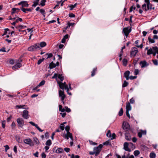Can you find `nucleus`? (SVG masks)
Here are the masks:
<instances>
[{"label": "nucleus", "instance_id": "47", "mask_svg": "<svg viewBox=\"0 0 158 158\" xmlns=\"http://www.w3.org/2000/svg\"><path fill=\"white\" fill-rule=\"evenodd\" d=\"M77 3H75L74 5H71L69 7H70V10H72L77 5Z\"/></svg>", "mask_w": 158, "mask_h": 158}, {"label": "nucleus", "instance_id": "52", "mask_svg": "<svg viewBox=\"0 0 158 158\" xmlns=\"http://www.w3.org/2000/svg\"><path fill=\"white\" fill-rule=\"evenodd\" d=\"M2 127L3 128H5L6 127L5 121L4 120L2 122Z\"/></svg>", "mask_w": 158, "mask_h": 158}, {"label": "nucleus", "instance_id": "50", "mask_svg": "<svg viewBox=\"0 0 158 158\" xmlns=\"http://www.w3.org/2000/svg\"><path fill=\"white\" fill-rule=\"evenodd\" d=\"M46 55H48V56L47 57V59L51 58L53 56V54L51 53H47L46 54Z\"/></svg>", "mask_w": 158, "mask_h": 158}, {"label": "nucleus", "instance_id": "30", "mask_svg": "<svg viewBox=\"0 0 158 158\" xmlns=\"http://www.w3.org/2000/svg\"><path fill=\"white\" fill-rule=\"evenodd\" d=\"M15 139L18 143H21L22 142V140L20 139V138L19 136H16Z\"/></svg>", "mask_w": 158, "mask_h": 158}, {"label": "nucleus", "instance_id": "6", "mask_svg": "<svg viewBox=\"0 0 158 158\" xmlns=\"http://www.w3.org/2000/svg\"><path fill=\"white\" fill-rule=\"evenodd\" d=\"M144 2L147 4L148 10H149L152 9L153 10L155 9V7H153V5L152 3H150V0H144Z\"/></svg>", "mask_w": 158, "mask_h": 158}, {"label": "nucleus", "instance_id": "61", "mask_svg": "<svg viewBox=\"0 0 158 158\" xmlns=\"http://www.w3.org/2000/svg\"><path fill=\"white\" fill-rule=\"evenodd\" d=\"M134 102L135 100H134L133 98H131L130 100V103H131V104H133L134 103Z\"/></svg>", "mask_w": 158, "mask_h": 158}, {"label": "nucleus", "instance_id": "62", "mask_svg": "<svg viewBox=\"0 0 158 158\" xmlns=\"http://www.w3.org/2000/svg\"><path fill=\"white\" fill-rule=\"evenodd\" d=\"M64 150L66 152H69L70 149L69 148H64Z\"/></svg>", "mask_w": 158, "mask_h": 158}, {"label": "nucleus", "instance_id": "48", "mask_svg": "<svg viewBox=\"0 0 158 158\" xmlns=\"http://www.w3.org/2000/svg\"><path fill=\"white\" fill-rule=\"evenodd\" d=\"M152 62L154 65H158V61L157 60H152Z\"/></svg>", "mask_w": 158, "mask_h": 158}, {"label": "nucleus", "instance_id": "45", "mask_svg": "<svg viewBox=\"0 0 158 158\" xmlns=\"http://www.w3.org/2000/svg\"><path fill=\"white\" fill-rule=\"evenodd\" d=\"M45 60V58H43L41 59H40L38 60L37 62V64L38 65L40 64L43 61Z\"/></svg>", "mask_w": 158, "mask_h": 158}, {"label": "nucleus", "instance_id": "27", "mask_svg": "<svg viewBox=\"0 0 158 158\" xmlns=\"http://www.w3.org/2000/svg\"><path fill=\"white\" fill-rule=\"evenodd\" d=\"M46 45V42H42L40 43L39 44V45L40 47V48L41 47L43 48Z\"/></svg>", "mask_w": 158, "mask_h": 158}, {"label": "nucleus", "instance_id": "58", "mask_svg": "<svg viewBox=\"0 0 158 158\" xmlns=\"http://www.w3.org/2000/svg\"><path fill=\"white\" fill-rule=\"evenodd\" d=\"M137 77L136 76H131L129 77V79L131 80H134L137 78Z\"/></svg>", "mask_w": 158, "mask_h": 158}, {"label": "nucleus", "instance_id": "10", "mask_svg": "<svg viewBox=\"0 0 158 158\" xmlns=\"http://www.w3.org/2000/svg\"><path fill=\"white\" fill-rule=\"evenodd\" d=\"M131 31V26L129 28V27H125L123 28L122 32L124 34H129Z\"/></svg>", "mask_w": 158, "mask_h": 158}, {"label": "nucleus", "instance_id": "37", "mask_svg": "<svg viewBox=\"0 0 158 158\" xmlns=\"http://www.w3.org/2000/svg\"><path fill=\"white\" fill-rule=\"evenodd\" d=\"M25 105H17L15 107L16 108L20 109V108H23L24 109H26V108L24 107V106H25Z\"/></svg>", "mask_w": 158, "mask_h": 158}, {"label": "nucleus", "instance_id": "21", "mask_svg": "<svg viewBox=\"0 0 158 158\" xmlns=\"http://www.w3.org/2000/svg\"><path fill=\"white\" fill-rule=\"evenodd\" d=\"M126 108V111H129L131 110V107L129 102H127Z\"/></svg>", "mask_w": 158, "mask_h": 158}, {"label": "nucleus", "instance_id": "28", "mask_svg": "<svg viewBox=\"0 0 158 158\" xmlns=\"http://www.w3.org/2000/svg\"><path fill=\"white\" fill-rule=\"evenodd\" d=\"M147 4H144L142 6L143 9L145 12H146L148 10H148V8H147Z\"/></svg>", "mask_w": 158, "mask_h": 158}, {"label": "nucleus", "instance_id": "36", "mask_svg": "<svg viewBox=\"0 0 158 158\" xmlns=\"http://www.w3.org/2000/svg\"><path fill=\"white\" fill-rule=\"evenodd\" d=\"M45 144L48 146H50L52 144V141L50 139L48 140L46 142Z\"/></svg>", "mask_w": 158, "mask_h": 158}, {"label": "nucleus", "instance_id": "44", "mask_svg": "<svg viewBox=\"0 0 158 158\" xmlns=\"http://www.w3.org/2000/svg\"><path fill=\"white\" fill-rule=\"evenodd\" d=\"M106 136L109 137H111V134L110 130H109L107 131V133H106Z\"/></svg>", "mask_w": 158, "mask_h": 158}, {"label": "nucleus", "instance_id": "14", "mask_svg": "<svg viewBox=\"0 0 158 158\" xmlns=\"http://www.w3.org/2000/svg\"><path fill=\"white\" fill-rule=\"evenodd\" d=\"M147 131L146 130H140L139 132L138 133V136L140 138L142 137V135H145L146 134Z\"/></svg>", "mask_w": 158, "mask_h": 158}, {"label": "nucleus", "instance_id": "60", "mask_svg": "<svg viewBox=\"0 0 158 158\" xmlns=\"http://www.w3.org/2000/svg\"><path fill=\"white\" fill-rule=\"evenodd\" d=\"M55 22H56V21L55 20H51V21H50L48 22L47 24H50L51 23H55Z\"/></svg>", "mask_w": 158, "mask_h": 158}, {"label": "nucleus", "instance_id": "5", "mask_svg": "<svg viewBox=\"0 0 158 158\" xmlns=\"http://www.w3.org/2000/svg\"><path fill=\"white\" fill-rule=\"evenodd\" d=\"M138 51V49L135 47H133L131 51V57H135Z\"/></svg>", "mask_w": 158, "mask_h": 158}, {"label": "nucleus", "instance_id": "25", "mask_svg": "<svg viewBox=\"0 0 158 158\" xmlns=\"http://www.w3.org/2000/svg\"><path fill=\"white\" fill-rule=\"evenodd\" d=\"M56 67V64L53 63V62H51L49 65V67L50 69H52Z\"/></svg>", "mask_w": 158, "mask_h": 158}, {"label": "nucleus", "instance_id": "41", "mask_svg": "<svg viewBox=\"0 0 158 158\" xmlns=\"http://www.w3.org/2000/svg\"><path fill=\"white\" fill-rule=\"evenodd\" d=\"M40 12L42 14V15H43L44 17H45V11L44 9H40Z\"/></svg>", "mask_w": 158, "mask_h": 158}, {"label": "nucleus", "instance_id": "4", "mask_svg": "<svg viewBox=\"0 0 158 158\" xmlns=\"http://www.w3.org/2000/svg\"><path fill=\"white\" fill-rule=\"evenodd\" d=\"M122 127L123 129L126 131H128L130 129V126L127 122H123V123Z\"/></svg>", "mask_w": 158, "mask_h": 158}, {"label": "nucleus", "instance_id": "31", "mask_svg": "<svg viewBox=\"0 0 158 158\" xmlns=\"http://www.w3.org/2000/svg\"><path fill=\"white\" fill-rule=\"evenodd\" d=\"M129 84L128 82L126 81H124L123 83V84L122 87L123 88L127 86Z\"/></svg>", "mask_w": 158, "mask_h": 158}, {"label": "nucleus", "instance_id": "59", "mask_svg": "<svg viewBox=\"0 0 158 158\" xmlns=\"http://www.w3.org/2000/svg\"><path fill=\"white\" fill-rule=\"evenodd\" d=\"M59 128L61 130L63 131L64 129V125H60L59 126Z\"/></svg>", "mask_w": 158, "mask_h": 158}, {"label": "nucleus", "instance_id": "40", "mask_svg": "<svg viewBox=\"0 0 158 158\" xmlns=\"http://www.w3.org/2000/svg\"><path fill=\"white\" fill-rule=\"evenodd\" d=\"M153 53V51L152 49V48H150L148 50V52H147V54L148 55H150V54H152Z\"/></svg>", "mask_w": 158, "mask_h": 158}, {"label": "nucleus", "instance_id": "18", "mask_svg": "<svg viewBox=\"0 0 158 158\" xmlns=\"http://www.w3.org/2000/svg\"><path fill=\"white\" fill-rule=\"evenodd\" d=\"M130 72L129 70L126 71L124 73V77H125L127 80L129 79V75Z\"/></svg>", "mask_w": 158, "mask_h": 158}, {"label": "nucleus", "instance_id": "7", "mask_svg": "<svg viewBox=\"0 0 158 158\" xmlns=\"http://www.w3.org/2000/svg\"><path fill=\"white\" fill-rule=\"evenodd\" d=\"M61 81H62L64 80V77L62 74L55 73L53 76L52 77V78L56 79L57 80V77Z\"/></svg>", "mask_w": 158, "mask_h": 158}, {"label": "nucleus", "instance_id": "55", "mask_svg": "<svg viewBox=\"0 0 158 158\" xmlns=\"http://www.w3.org/2000/svg\"><path fill=\"white\" fill-rule=\"evenodd\" d=\"M11 126L12 129H14V128L15 127L16 124L14 122H13L12 123Z\"/></svg>", "mask_w": 158, "mask_h": 158}, {"label": "nucleus", "instance_id": "49", "mask_svg": "<svg viewBox=\"0 0 158 158\" xmlns=\"http://www.w3.org/2000/svg\"><path fill=\"white\" fill-rule=\"evenodd\" d=\"M45 83V81L44 80H43L38 85V86L39 87L42 86L43 85H44Z\"/></svg>", "mask_w": 158, "mask_h": 158}, {"label": "nucleus", "instance_id": "51", "mask_svg": "<svg viewBox=\"0 0 158 158\" xmlns=\"http://www.w3.org/2000/svg\"><path fill=\"white\" fill-rule=\"evenodd\" d=\"M70 127L69 126H67L65 127V130L67 132H69Z\"/></svg>", "mask_w": 158, "mask_h": 158}, {"label": "nucleus", "instance_id": "32", "mask_svg": "<svg viewBox=\"0 0 158 158\" xmlns=\"http://www.w3.org/2000/svg\"><path fill=\"white\" fill-rule=\"evenodd\" d=\"M103 144L104 145H111V144L110 143V141L109 140H107L105 142H104L103 143Z\"/></svg>", "mask_w": 158, "mask_h": 158}, {"label": "nucleus", "instance_id": "38", "mask_svg": "<svg viewBox=\"0 0 158 158\" xmlns=\"http://www.w3.org/2000/svg\"><path fill=\"white\" fill-rule=\"evenodd\" d=\"M10 31V29L9 28H5L4 29V31L3 34L2 35V36H4L6 35L7 33V31Z\"/></svg>", "mask_w": 158, "mask_h": 158}, {"label": "nucleus", "instance_id": "17", "mask_svg": "<svg viewBox=\"0 0 158 158\" xmlns=\"http://www.w3.org/2000/svg\"><path fill=\"white\" fill-rule=\"evenodd\" d=\"M128 143L127 142H125L124 143V149L126 151L130 152L131 151V149L128 148Z\"/></svg>", "mask_w": 158, "mask_h": 158}, {"label": "nucleus", "instance_id": "39", "mask_svg": "<svg viewBox=\"0 0 158 158\" xmlns=\"http://www.w3.org/2000/svg\"><path fill=\"white\" fill-rule=\"evenodd\" d=\"M123 110L122 108H121V109H120V111L118 113V115L119 116H122L123 114Z\"/></svg>", "mask_w": 158, "mask_h": 158}, {"label": "nucleus", "instance_id": "8", "mask_svg": "<svg viewBox=\"0 0 158 158\" xmlns=\"http://www.w3.org/2000/svg\"><path fill=\"white\" fill-rule=\"evenodd\" d=\"M18 124V126L22 128L24 125V120L22 118H19L16 120Z\"/></svg>", "mask_w": 158, "mask_h": 158}, {"label": "nucleus", "instance_id": "53", "mask_svg": "<svg viewBox=\"0 0 158 158\" xmlns=\"http://www.w3.org/2000/svg\"><path fill=\"white\" fill-rule=\"evenodd\" d=\"M65 111L66 112H71V109L70 108H68V107L65 106Z\"/></svg>", "mask_w": 158, "mask_h": 158}, {"label": "nucleus", "instance_id": "43", "mask_svg": "<svg viewBox=\"0 0 158 158\" xmlns=\"http://www.w3.org/2000/svg\"><path fill=\"white\" fill-rule=\"evenodd\" d=\"M140 153V152L139 150H135L134 152V154L135 156H138Z\"/></svg>", "mask_w": 158, "mask_h": 158}, {"label": "nucleus", "instance_id": "29", "mask_svg": "<svg viewBox=\"0 0 158 158\" xmlns=\"http://www.w3.org/2000/svg\"><path fill=\"white\" fill-rule=\"evenodd\" d=\"M148 40L149 41V43H153L155 42L154 39H151L150 36H149L148 38Z\"/></svg>", "mask_w": 158, "mask_h": 158}, {"label": "nucleus", "instance_id": "3", "mask_svg": "<svg viewBox=\"0 0 158 158\" xmlns=\"http://www.w3.org/2000/svg\"><path fill=\"white\" fill-rule=\"evenodd\" d=\"M103 147V145L102 144H99L98 147H95L94 148V151L95 153V156H98L102 150V148Z\"/></svg>", "mask_w": 158, "mask_h": 158}, {"label": "nucleus", "instance_id": "63", "mask_svg": "<svg viewBox=\"0 0 158 158\" xmlns=\"http://www.w3.org/2000/svg\"><path fill=\"white\" fill-rule=\"evenodd\" d=\"M69 16L70 17H74L75 15L73 13H70L69 14Z\"/></svg>", "mask_w": 158, "mask_h": 158}, {"label": "nucleus", "instance_id": "2", "mask_svg": "<svg viewBox=\"0 0 158 158\" xmlns=\"http://www.w3.org/2000/svg\"><path fill=\"white\" fill-rule=\"evenodd\" d=\"M40 49V47L39 45V44H35L34 45H31L28 48V50L29 51H36Z\"/></svg>", "mask_w": 158, "mask_h": 158}, {"label": "nucleus", "instance_id": "1", "mask_svg": "<svg viewBox=\"0 0 158 158\" xmlns=\"http://www.w3.org/2000/svg\"><path fill=\"white\" fill-rule=\"evenodd\" d=\"M57 82L59 85L60 88L63 89H65L67 90V93L70 95H71V93L69 92V89L68 88V85L66 84L65 82L62 83L59 81H57Z\"/></svg>", "mask_w": 158, "mask_h": 158}, {"label": "nucleus", "instance_id": "20", "mask_svg": "<svg viewBox=\"0 0 158 158\" xmlns=\"http://www.w3.org/2000/svg\"><path fill=\"white\" fill-rule=\"evenodd\" d=\"M22 66V64L21 63H18L16 64L15 65H14L12 67V69H18L19 68H20Z\"/></svg>", "mask_w": 158, "mask_h": 158}, {"label": "nucleus", "instance_id": "34", "mask_svg": "<svg viewBox=\"0 0 158 158\" xmlns=\"http://www.w3.org/2000/svg\"><path fill=\"white\" fill-rule=\"evenodd\" d=\"M34 141L35 144L36 145H38L40 143L38 139L36 137L34 138Z\"/></svg>", "mask_w": 158, "mask_h": 158}, {"label": "nucleus", "instance_id": "54", "mask_svg": "<svg viewBox=\"0 0 158 158\" xmlns=\"http://www.w3.org/2000/svg\"><path fill=\"white\" fill-rule=\"evenodd\" d=\"M89 143L90 144L92 145H97V143L95 142H93L92 141L89 140Z\"/></svg>", "mask_w": 158, "mask_h": 158}, {"label": "nucleus", "instance_id": "33", "mask_svg": "<svg viewBox=\"0 0 158 158\" xmlns=\"http://www.w3.org/2000/svg\"><path fill=\"white\" fill-rule=\"evenodd\" d=\"M59 110L61 112H64L65 111V109L64 108H62V106L61 105H59Z\"/></svg>", "mask_w": 158, "mask_h": 158}, {"label": "nucleus", "instance_id": "24", "mask_svg": "<svg viewBox=\"0 0 158 158\" xmlns=\"http://www.w3.org/2000/svg\"><path fill=\"white\" fill-rule=\"evenodd\" d=\"M63 152V149L61 148H58L56 150L55 152L57 153H60Z\"/></svg>", "mask_w": 158, "mask_h": 158}, {"label": "nucleus", "instance_id": "11", "mask_svg": "<svg viewBox=\"0 0 158 158\" xmlns=\"http://www.w3.org/2000/svg\"><path fill=\"white\" fill-rule=\"evenodd\" d=\"M19 5H22V6L20 7L21 8H24V7H28L29 6V4L26 1H22L18 3Z\"/></svg>", "mask_w": 158, "mask_h": 158}, {"label": "nucleus", "instance_id": "12", "mask_svg": "<svg viewBox=\"0 0 158 158\" xmlns=\"http://www.w3.org/2000/svg\"><path fill=\"white\" fill-rule=\"evenodd\" d=\"M59 97L61 98V100L62 101H64L66 97V95L64 94V91H62L60 90H59Z\"/></svg>", "mask_w": 158, "mask_h": 158}, {"label": "nucleus", "instance_id": "9", "mask_svg": "<svg viewBox=\"0 0 158 158\" xmlns=\"http://www.w3.org/2000/svg\"><path fill=\"white\" fill-rule=\"evenodd\" d=\"M23 142L25 144H28L31 146H33L34 144L31 139H26L23 140Z\"/></svg>", "mask_w": 158, "mask_h": 158}, {"label": "nucleus", "instance_id": "42", "mask_svg": "<svg viewBox=\"0 0 158 158\" xmlns=\"http://www.w3.org/2000/svg\"><path fill=\"white\" fill-rule=\"evenodd\" d=\"M47 0H42L41 1V2L40 3L39 5H41L42 6H44L45 5V2H46Z\"/></svg>", "mask_w": 158, "mask_h": 158}, {"label": "nucleus", "instance_id": "64", "mask_svg": "<svg viewBox=\"0 0 158 158\" xmlns=\"http://www.w3.org/2000/svg\"><path fill=\"white\" fill-rule=\"evenodd\" d=\"M41 156L42 158H45L46 155L44 152H43L41 154Z\"/></svg>", "mask_w": 158, "mask_h": 158}, {"label": "nucleus", "instance_id": "23", "mask_svg": "<svg viewBox=\"0 0 158 158\" xmlns=\"http://www.w3.org/2000/svg\"><path fill=\"white\" fill-rule=\"evenodd\" d=\"M21 10L24 13H27V11H28L30 12H31L32 11V9L30 8H21Z\"/></svg>", "mask_w": 158, "mask_h": 158}, {"label": "nucleus", "instance_id": "15", "mask_svg": "<svg viewBox=\"0 0 158 158\" xmlns=\"http://www.w3.org/2000/svg\"><path fill=\"white\" fill-rule=\"evenodd\" d=\"M139 64L141 65V68H143L148 66L149 64H147V62L146 60H143L140 62Z\"/></svg>", "mask_w": 158, "mask_h": 158}, {"label": "nucleus", "instance_id": "35", "mask_svg": "<svg viewBox=\"0 0 158 158\" xmlns=\"http://www.w3.org/2000/svg\"><path fill=\"white\" fill-rule=\"evenodd\" d=\"M149 156L150 158H155L156 157V155L155 153L152 152L150 153Z\"/></svg>", "mask_w": 158, "mask_h": 158}, {"label": "nucleus", "instance_id": "19", "mask_svg": "<svg viewBox=\"0 0 158 158\" xmlns=\"http://www.w3.org/2000/svg\"><path fill=\"white\" fill-rule=\"evenodd\" d=\"M20 10V9L18 8H12V9L11 15H13L15 13H18Z\"/></svg>", "mask_w": 158, "mask_h": 158}, {"label": "nucleus", "instance_id": "56", "mask_svg": "<svg viewBox=\"0 0 158 158\" xmlns=\"http://www.w3.org/2000/svg\"><path fill=\"white\" fill-rule=\"evenodd\" d=\"M139 71L138 69H135L134 72V74L136 75L139 74Z\"/></svg>", "mask_w": 158, "mask_h": 158}, {"label": "nucleus", "instance_id": "22", "mask_svg": "<svg viewBox=\"0 0 158 158\" xmlns=\"http://www.w3.org/2000/svg\"><path fill=\"white\" fill-rule=\"evenodd\" d=\"M125 137L127 141H129L131 139L130 134L127 132L125 134Z\"/></svg>", "mask_w": 158, "mask_h": 158}, {"label": "nucleus", "instance_id": "26", "mask_svg": "<svg viewBox=\"0 0 158 158\" xmlns=\"http://www.w3.org/2000/svg\"><path fill=\"white\" fill-rule=\"evenodd\" d=\"M97 67H96L95 68H94L92 71L91 72V76L92 77H93L94 76L95 74V73L96 72H97Z\"/></svg>", "mask_w": 158, "mask_h": 158}, {"label": "nucleus", "instance_id": "13", "mask_svg": "<svg viewBox=\"0 0 158 158\" xmlns=\"http://www.w3.org/2000/svg\"><path fill=\"white\" fill-rule=\"evenodd\" d=\"M29 112L27 110L23 111L22 117L25 119H27L29 118Z\"/></svg>", "mask_w": 158, "mask_h": 158}, {"label": "nucleus", "instance_id": "16", "mask_svg": "<svg viewBox=\"0 0 158 158\" xmlns=\"http://www.w3.org/2000/svg\"><path fill=\"white\" fill-rule=\"evenodd\" d=\"M29 123L33 126H35V127L40 132H42L43 130H41L40 127L38 126L37 124H35L32 122H29Z\"/></svg>", "mask_w": 158, "mask_h": 158}, {"label": "nucleus", "instance_id": "57", "mask_svg": "<svg viewBox=\"0 0 158 158\" xmlns=\"http://www.w3.org/2000/svg\"><path fill=\"white\" fill-rule=\"evenodd\" d=\"M116 137V135L115 133H113L112 134V135H111V139L112 140L114 139H115Z\"/></svg>", "mask_w": 158, "mask_h": 158}, {"label": "nucleus", "instance_id": "46", "mask_svg": "<svg viewBox=\"0 0 158 158\" xmlns=\"http://www.w3.org/2000/svg\"><path fill=\"white\" fill-rule=\"evenodd\" d=\"M123 65L126 66L127 65V59L125 58H124L123 60Z\"/></svg>", "mask_w": 158, "mask_h": 158}]
</instances>
